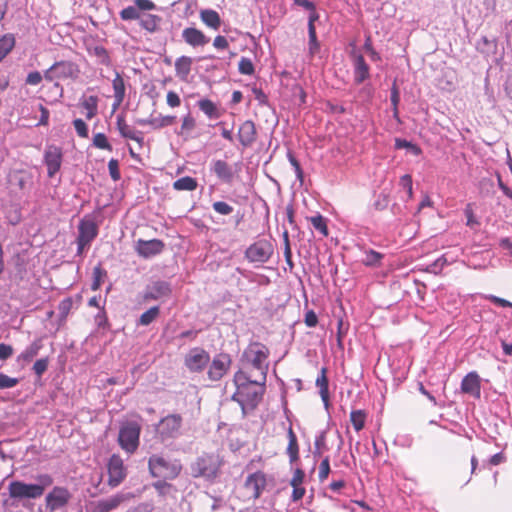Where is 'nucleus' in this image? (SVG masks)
Returning <instances> with one entry per match:
<instances>
[{"label": "nucleus", "instance_id": "1", "mask_svg": "<svg viewBox=\"0 0 512 512\" xmlns=\"http://www.w3.org/2000/svg\"><path fill=\"white\" fill-rule=\"evenodd\" d=\"M233 381L236 385V391L232 400L236 401L242 409L245 416L253 411L260 404L266 390V381L256 379L250 370H239L234 374Z\"/></svg>", "mask_w": 512, "mask_h": 512}, {"label": "nucleus", "instance_id": "2", "mask_svg": "<svg viewBox=\"0 0 512 512\" xmlns=\"http://www.w3.org/2000/svg\"><path fill=\"white\" fill-rule=\"evenodd\" d=\"M269 355L270 351L266 345L260 342L250 343L243 352V370H250L256 379L266 381Z\"/></svg>", "mask_w": 512, "mask_h": 512}, {"label": "nucleus", "instance_id": "3", "mask_svg": "<svg viewBox=\"0 0 512 512\" xmlns=\"http://www.w3.org/2000/svg\"><path fill=\"white\" fill-rule=\"evenodd\" d=\"M36 479L38 484H27L22 481L10 482L8 485L9 496L18 500L40 498L45 488L53 484V478L49 474H41Z\"/></svg>", "mask_w": 512, "mask_h": 512}, {"label": "nucleus", "instance_id": "4", "mask_svg": "<svg viewBox=\"0 0 512 512\" xmlns=\"http://www.w3.org/2000/svg\"><path fill=\"white\" fill-rule=\"evenodd\" d=\"M148 468L153 477L173 480L181 473L182 465L179 460L169 461L160 455H152Z\"/></svg>", "mask_w": 512, "mask_h": 512}, {"label": "nucleus", "instance_id": "5", "mask_svg": "<svg viewBox=\"0 0 512 512\" xmlns=\"http://www.w3.org/2000/svg\"><path fill=\"white\" fill-rule=\"evenodd\" d=\"M141 426L137 422H126L119 430L118 442L127 453H134L139 446Z\"/></svg>", "mask_w": 512, "mask_h": 512}, {"label": "nucleus", "instance_id": "6", "mask_svg": "<svg viewBox=\"0 0 512 512\" xmlns=\"http://www.w3.org/2000/svg\"><path fill=\"white\" fill-rule=\"evenodd\" d=\"M80 74L79 66L71 61H58L55 62L44 73V78L47 81L54 79H76Z\"/></svg>", "mask_w": 512, "mask_h": 512}, {"label": "nucleus", "instance_id": "7", "mask_svg": "<svg viewBox=\"0 0 512 512\" xmlns=\"http://www.w3.org/2000/svg\"><path fill=\"white\" fill-rule=\"evenodd\" d=\"M274 253V246L267 239H259L252 243L245 251V257L252 263L268 262Z\"/></svg>", "mask_w": 512, "mask_h": 512}, {"label": "nucleus", "instance_id": "8", "mask_svg": "<svg viewBox=\"0 0 512 512\" xmlns=\"http://www.w3.org/2000/svg\"><path fill=\"white\" fill-rule=\"evenodd\" d=\"M182 422L180 414H169L159 421L156 433L162 441L175 438L180 434Z\"/></svg>", "mask_w": 512, "mask_h": 512}, {"label": "nucleus", "instance_id": "9", "mask_svg": "<svg viewBox=\"0 0 512 512\" xmlns=\"http://www.w3.org/2000/svg\"><path fill=\"white\" fill-rule=\"evenodd\" d=\"M210 362L209 353L200 347L192 348L184 358V364L190 372H202Z\"/></svg>", "mask_w": 512, "mask_h": 512}, {"label": "nucleus", "instance_id": "10", "mask_svg": "<svg viewBox=\"0 0 512 512\" xmlns=\"http://www.w3.org/2000/svg\"><path fill=\"white\" fill-rule=\"evenodd\" d=\"M108 485L112 488L119 486L126 478V467L122 458L118 454H113L107 464Z\"/></svg>", "mask_w": 512, "mask_h": 512}, {"label": "nucleus", "instance_id": "11", "mask_svg": "<svg viewBox=\"0 0 512 512\" xmlns=\"http://www.w3.org/2000/svg\"><path fill=\"white\" fill-rule=\"evenodd\" d=\"M132 497L131 493H117L109 498L94 501L90 504V512H111Z\"/></svg>", "mask_w": 512, "mask_h": 512}, {"label": "nucleus", "instance_id": "12", "mask_svg": "<svg viewBox=\"0 0 512 512\" xmlns=\"http://www.w3.org/2000/svg\"><path fill=\"white\" fill-rule=\"evenodd\" d=\"M71 499V493L66 487L55 486L45 497L47 509L51 512L66 506Z\"/></svg>", "mask_w": 512, "mask_h": 512}, {"label": "nucleus", "instance_id": "13", "mask_svg": "<svg viewBox=\"0 0 512 512\" xmlns=\"http://www.w3.org/2000/svg\"><path fill=\"white\" fill-rule=\"evenodd\" d=\"M62 149L55 145H48L44 152V162L47 166L48 177L52 178L61 168Z\"/></svg>", "mask_w": 512, "mask_h": 512}, {"label": "nucleus", "instance_id": "14", "mask_svg": "<svg viewBox=\"0 0 512 512\" xmlns=\"http://www.w3.org/2000/svg\"><path fill=\"white\" fill-rule=\"evenodd\" d=\"M231 366V358L228 354H219L213 358L209 369L208 377L212 381H219L228 372Z\"/></svg>", "mask_w": 512, "mask_h": 512}, {"label": "nucleus", "instance_id": "15", "mask_svg": "<svg viewBox=\"0 0 512 512\" xmlns=\"http://www.w3.org/2000/svg\"><path fill=\"white\" fill-rule=\"evenodd\" d=\"M164 243L159 239L143 240L139 239L135 245V251L143 258H150L160 254L164 249Z\"/></svg>", "mask_w": 512, "mask_h": 512}, {"label": "nucleus", "instance_id": "16", "mask_svg": "<svg viewBox=\"0 0 512 512\" xmlns=\"http://www.w3.org/2000/svg\"><path fill=\"white\" fill-rule=\"evenodd\" d=\"M98 235V226L91 216H84L78 226V237L83 243H91Z\"/></svg>", "mask_w": 512, "mask_h": 512}, {"label": "nucleus", "instance_id": "17", "mask_svg": "<svg viewBox=\"0 0 512 512\" xmlns=\"http://www.w3.org/2000/svg\"><path fill=\"white\" fill-rule=\"evenodd\" d=\"M171 294L170 285L165 281H156L149 285L142 295L143 302L159 300L169 297Z\"/></svg>", "mask_w": 512, "mask_h": 512}, {"label": "nucleus", "instance_id": "18", "mask_svg": "<svg viewBox=\"0 0 512 512\" xmlns=\"http://www.w3.org/2000/svg\"><path fill=\"white\" fill-rule=\"evenodd\" d=\"M266 476L262 471L250 474L245 480V487L253 499H258L266 487Z\"/></svg>", "mask_w": 512, "mask_h": 512}, {"label": "nucleus", "instance_id": "19", "mask_svg": "<svg viewBox=\"0 0 512 512\" xmlns=\"http://www.w3.org/2000/svg\"><path fill=\"white\" fill-rule=\"evenodd\" d=\"M116 126L120 133V135L129 140H133L139 144L140 147L143 146L144 137L141 131L136 130L134 127L130 126L123 115H118L116 119Z\"/></svg>", "mask_w": 512, "mask_h": 512}, {"label": "nucleus", "instance_id": "20", "mask_svg": "<svg viewBox=\"0 0 512 512\" xmlns=\"http://www.w3.org/2000/svg\"><path fill=\"white\" fill-rule=\"evenodd\" d=\"M257 139V129L252 120L244 121L238 129V140L243 147H250Z\"/></svg>", "mask_w": 512, "mask_h": 512}, {"label": "nucleus", "instance_id": "21", "mask_svg": "<svg viewBox=\"0 0 512 512\" xmlns=\"http://www.w3.org/2000/svg\"><path fill=\"white\" fill-rule=\"evenodd\" d=\"M461 391L469 394L475 398H480L481 395V379L477 372L473 371L468 373L461 382Z\"/></svg>", "mask_w": 512, "mask_h": 512}, {"label": "nucleus", "instance_id": "22", "mask_svg": "<svg viewBox=\"0 0 512 512\" xmlns=\"http://www.w3.org/2000/svg\"><path fill=\"white\" fill-rule=\"evenodd\" d=\"M182 38L186 44L192 47L205 46L209 38L203 31L194 27H187L182 31Z\"/></svg>", "mask_w": 512, "mask_h": 512}, {"label": "nucleus", "instance_id": "23", "mask_svg": "<svg viewBox=\"0 0 512 512\" xmlns=\"http://www.w3.org/2000/svg\"><path fill=\"white\" fill-rule=\"evenodd\" d=\"M28 181V175L22 170H13L9 172L7 177L8 188L13 193L24 191Z\"/></svg>", "mask_w": 512, "mask_h": 512}, {"label": "nucleus", "instance_id": "24", "mask_svg": "<svg viewBox=\"0 0 512 512\" xmlns=\"http://www.w3.org/2000/svg\"><path fill=\"white\" fill-rule=\"evenodd\" d=\"M176 121L177 117L175 115H159L154 118L139 119L137 123L142 126L148 125L154 130H160L174 125Z\"/></svg>", "mask_w": 512, "mask_h": 512}, {"label": "nucleus", "instance_id": "25", "mask_svg": "<svg viewBox=\"0 0 512 512\" xmlns=\"http://www.w3.org/2000/svg\"><path fill=\"white\" fill-rule=\"evenodd\" d=\"M370 76L369 66L361 54L354 55V81L361 84Z\"/></svg>", "mask_w": 512, "mask_h": 512}, {"label": "nucleus", "instance_id": "26", "mask_svg": "<svg viewBox=\"0 0 512 512\" xmlns=\"http://www.w3.org/2000/svg\"><path fill=\"white\" fill-rule=\"evenodd\" d=\"M318 19L317 14H311L308 21V36H309V42H308V51L310 57H313L315 54H317L320 50V43L317 40V34H316V28L314 25V22Z\"/></svg>", "mask_w": 512, "mask_h": 512}, {"label": "nucleus", "instance_id": "27", "mask_svg": "<svg viewBox=\"0 0 512 512\" xmlns=\"http://www.w3.org/2000/svg\"><path fill=\"white\" fill-rule=\"evenodd\" d=\"M43 344L41 339L34 340L29 346L25 348L18 356L17 362L22 364L30 363L42 349Z\"/></svg>", "mask_w": 512, "mask_h": 512}, {"label": "nucleus", "instance_id": "28", "mask_svg": "<svg viewBox=\"0 0 512 512\" xmlns=\"http://www.w3.org/2000/svg\"><path fill=\"white\" fill-rule=\"evenodd\" d=\"M192 64H193V59L191 57L184 56V55L178 57L175 60V64H174L176 76L179 79L186 81L191 72Z\"/></svg>", "mask_w": 512, "mask_h": 512}, {"label": "nucleus", "instance_id": "29", "mask_svg": "<svg viewBox=\"0 0 512 512\" xmlns=\"http://www.w3.org/2000/svg\"><path fill=\"white\" fill-rule=\"evenodd\" d=\"M212 171L220 180L227 183H230L234 176L231 166L224 160L214 161Z\"/></svg>", "mask_w": 512, "mask_h": 512}, {"label": "nucleus", "instance_id": "30", "mask_svg": "<svg viewBox=\"0 0 512 512\" xmlns=\"http://www.w3.org/2000/svg\"><path fill=\"white\" fill-rule=\"evenodd\" d=\"M112 87L114 91V108H117L122 104L125 98V82L119 72L115 73V78L112 81Z\"/></svg>", "mask_w": 512, "mask_h": 512}, {"label": "nucleus", "instance_id": "31", "mask_svg": "<svg viewBox=\"0 0 512 512\" xmlns=\"http://www.w3.org/2000/svg\"><path fill=\"white\" fill-rule=\"evenodd\" d=\"M201 21L209 28L218 30L221 26V18L217 11L213 9H203L200 11Z\"/></svg>", "mask_w": 512, "mask_h": 512}, {"label": "nucleus", "instance_id": "32", "mask_svg": "<svg viewBox=\"0 0 512 512\" xmlns=\"http://www.w3.org/2000/svg\"><path fill=\"white\" fill-rule=\"evenodd\" d=\"M316 386L319 388V393L321 396L322 401L324 402L325 406L327 407L329 404V382L327 377V368L322 367L320 374L318 375L316 379Z\"/></svg>", "mask_w": 512, "mask_h": 512}, {"label": "nucleus", "instance_id": "33", "mask_svg": "<svg viewBox=\"0 0 512 512\" xmlns=\"http://www.w3.org/2000/svg\"><path fill=\"white\" fill-rule=\"evenodd\" d=\"M287 436H288V446H287L286 452L289 456L290 463H295L296 461L299 460V445H298L297 436L294 433L292 427H289Z\"/></svg>", "mask_w": 512, "mask_h": 512}, {"label": "nucleus", "instance_id": "34", "mask_svg": "<svg viewBox=\"0 0 512 512\" xmlns=\"http://www.w3.org/2000/svg\"><path fill=\"white\" fill-rule=\"evenodd\" d=\"M16 44L14 34L6 33L0 37V62L13 50Z\"/></svg>", "mask_w": 512, "mask_h": 512}, {"label": "nucleus", "instance_id": "35", "mask_svg": "<svg viewBox=\"0 0 512 512\" xmlns=\"http://www.w3.org/2000/svg\"><path fill=\"white\" fill-rule=\"evenodd\" d=\"M199 109L210 119H217L220 117L219 109L216 104L210 99H201L197 102Z\"/></svg>", "mask_w": 512, "mask_h": 512}, {"label": "nucleus", "instance_id": "36", "mask_svg": "<svg viewBox=\"0 0 512 512\" xmlns=\"http://www.w3.org/2000/svg\"><path fill=\"white\" fill-rule=\"evenodd\" d=\"M196 128V119L191 112L185 114L181 119V127L176 132L179 136L189 137L191 132Z\"/></svg>", "mask_w": 512, "mask_h": 512}, {"label": "nucleus", "instance_id": "37", "mask_svg": "<svg viewBox=\"0 0 512 512\" xmlns=\"http://www.w3.org/2000/svg\"><path fill=\"white\" fill-rule=\"evenodd\" d=\"M98 97L96 95H91L89 97L83 98L81 101V106L86 110V118L88 120L95 117L98 113Z\"/></svg>", "mask_w": 512, "mask_h": 512}, {"label": "nucleus", "instance_id": "38", "mask_svg": "<svg viewBox=\"0 0 512 512\" xmlns=\"http://www.w3.org/2000/svg\"><path fill=\"white\" fill-rule=\"evenodd\" d=\"M173 188L177 191H193L197 188V181L193 177L185 176L177 179L173 183Z\"/></svg>", "mask_w": 512, "mask_h": 512}, {"label": "nucleus", "instance_id": "39", "mask_svg": "<svg viewBox=\"0 0 512 512\" xmlns=\"http://www.w3.org/2000/svg\"><path fill=\"white\" fill-rule=\"evenodd\" d=\"M160 314V309L158 306H153L149 308L147 311L141 314L138 324L142 326H148L153 321H155Z\"/></svg>", "mask_w": 512, "mask_h": 512}, {"label": "nucleus", "instance_id": "40", "mask_svg": "<svg viewBox=\"0 0 512 512\" xmlns=\"http://www.w3.org/2000/svg\"><path fill=\"white\" fill-rule=\"evenodd\" d=\"M366 417L367 414L363 410H354L350 413V421L357 432L364 428Z\"/></svg>", "mask_w": 512, "mask_h": 512}, {"label": "nucleus", "instance_id": "41", "mask_svg": "<svg viewBox=\"0 0 512 512\" xmlns=\"http://www.w3.org/2000/svg\"><path fill=\"white\" fill-rule=\"evenodd\" d=\"M310 222L315 230L319 231L322 236L327 237L329 234L326 219L322 215H316L310 218Z\"/></svg>", "mask_w": 512, "mask_h": 512}, {"label": "nucleus", "instance_id": "42", "mask_svg": "<svg viewBox=\"0 0 512 512\" xmlns=\"http://www.w3.org/2000/svg\"><path fill=\"white\" fill-rule=\"evenodd\" d=\"M383 258V255L374 250H368L365 252V256L362 260L366 266H378Z\"/></svg>", "mask_w": 512, "mask_h": 512}, {"label": "nucleus", "instance_id": "43", "mask_svg": "<svg viewBox=\"0 0 512 512\" xmlns=\"http://www.w3.org/2000/svg\"><path fill=\"white\" fill-rule=\"evenodd\" d=\"M120 17L124 21L139 20L141 12L136 6H128L120 11Z\"/></svg>", "mask_w": 512, "mask_h": 512}, {"label": "nucleus", "instance_id": "44", "mask_svg": "<svg viewBox=\"0 0 512 512\" xmlns=\"http://www.w3.org/2000/svg\"><path fill=\"white\" fill-rule=\"evenodd\" d=\"M159 18L156 15H146L140 18V25L142 28L149 32H154L157 29Z\"/></svg>", "mask_w": 512, "mask_h": 512}, {"label": "nucleus", "instance_id": "45", "mask_svg": "<svg viewBox=\"0 0 512 512\" xmlns=\"http://www.w3.org/2000/svg\"><path fill=\"white\" fill-rule=\"evenodd\" d=\"M73 307V300L71 297L63 299L58 306L60 320L65 322L71 309Z\"/></svg>", "mask_w": 512, "mask_h": 512}, {"label": "nucleus", "instance_id": "46", "mask_svg": "<svg viewBox=\"0 0 512 512\" xmlns=\"http://www.w3.org/2000/svg\"><path fill=\"white\" fill-rule=\"evenodd\" d=\"M106 276V271L100 266H96L93 269V282L91 285V289L96 291L100 288L103 278Z\"/></svg>", "mask_w": 512, "mask_h": 512}, {"label": "nucleus", "instance_id": "47", "mask_svg": "<svg viewBox=\"0 0 512 512\" xmlns=\"http://www.w3.org/2000/svg\"><path fill=\"white\" fill-rule=\"evenodd\" d=\"M315 450L314 455L320 456L323 452L328 450L327 444H326V432H321L315 439L314 442Z\"/></svg>", "mask_w": 512, "mask_h": 512}, {"label": "nucleus", "instance_id": "48", "mask_svg": "<svg viewBox=\"0 0 512 512\" xmlns=\"http://www.w3.org/2000/svg\"><path fill=\"white\" fill-rule=\"evenodd\" d=\"M93 144L95 147L103 150L112 151V146L104 133H97L93 137Z\"/></svg>", "mask_w": 512, "mask_h": 512}, {"label": "nucleus", "instance_id": "49", "mask_svg": "<svg viewBox=\"0 0 512 512\" xmlns=\"http://www.w3.org/2000/svg\"><path fill=\"white\" fill-rule=\"evenodd\" d=\"M238 70L243 75H252L255 71L252 61L246 57H242L240 59Z\"/></svg>", "mask_w": 512, "mask_h": 512}, {"label": "nucleus", "instance_id": "50", "mask_svg": "<svg viewBox=\"0 0 512 512\" xmlns=\"http://www.w3.org/2000/svg\"><path fill=\"white\" fill-rule=\"evenodd\" d=\"M211 458L208 457V458H200L198 460V465L200 467V474L203 475V476H215L216 473H217V468L215 466L209 468L206 463L208 461H210Z\"/></svg>", "mask_w": 512, "mask_h": 512}, {"label": "nucleus", "instance_id": "51", "mask_svg": "<svg viewBox=\"0 0 512 512\" xmlns=\"http://www.w3.org/2000/svg\"><path fill=\"white\" fill-rule=\"evenodd\" d=\"M153 486L156 489V491L158 492V494L161 496H166V495L170 494L173 490H175L173 485L166 482L164 479L155 482L153 484Z\"/></svg>", "mask_w": 512, "mask_h": 512}, {"label": "nucleus", "instance_id": "52", "mask_svg": "<svg viewBox=\"0 0 512 512\" xmlns=\"http://www.w3.org/2000/svg\"><path fill=\"white\" fill-rule=\"evenodd\" d=\"M330 473V460L329 456H326L320 463L318 478L320 482L325 481Z\"/></svg>", "mask_w": 512, "mask_h": 512}, {"label": "nucleus", "instance_id": "53", "mask_svg": "<svg viewBox=\"0 0 512 512\" xmlns=\"http://www.w3.org/2000/svg\"><path fill=\"white\" fill-rule=\"evenodd\" d=\"M305 479V473L301 468H296L293 472V476L290 480V485L292 488H297L303 486V482Z\"/></svg>", "mask_w": 512, "mask_h": 512}, {"label": "nucleus", "instance_id": "54", "mask_svg": "<svg viewBox=\"0 0 512 512\" xmlns=\"http://www.w3.org/2000/svg\"><path fill=\"white\" fill-rule=\"evenodd\" d=\"M212 206L214 211L220 215H229L233 212V207L224 201H216Z\"/></svg>", "mask_w": 512, "mask_h": 512}, {"label": "nucleus", "instance_id": "55", "mask_svg": "<svg viewBox=\"0 0 512 512\" xmlns=\"http://www.w3.org/2000/svg\"><path fill=\"white\" fill-rule=\"evenodd\" d=\"M19 383L17 378L0 373V389L13 388Z\"/></svg>", "mask_w": 512, "mask_h": 512}, {"label": "nucleus", "instance_id": "56", "mask_svg": "<svg viewBox=\"0 0 512 512\" xmlns=\"http://www.w3.org/2000/svg\"><path fill=\"white\" fill-rule=\"evenodd\" d=\"M94 55L99 58L101 64L110 65V56L107 50L102 46H96L94 48Z\"/></svg>", "mask_w": 512, "mask_h": 512}, {"label": "nucleus", "instance_id": "57", "mask_svg": "<svg viewBox=\"0 0 512 512\" xmlns=\"http://www.w3.org/2000/svg\"><path fill=\"white\" fill-rule=\"evenodd\" d=\"M166 103L170 108H177L181 105V98L178 93L170 90L166 95Z\"/></svg>", "mask_w": 512, "mask_h": 512}, {"label": "nucleus", "instance_id": "58", "mask_svg": "<svg viewBox=\"0 0 512 512\" xmlns=\"http://www.w3.org/2000/svg\"><path fill=\"white\" fill-rule=\"evenodd\" d=\"M48 364H49V361H48V358H41V359H38L34 365H33V371L34 373L38 376V377H41L44 372L47 370L48 368Z\"/></svg>", "mask_w": 512, "mask_h": 512}, {"label": "nucleus", "instance_id": "59", "mask_svg": "<svg viewBox=\"0 0 512 512\" xmlns=\"http://www.w3.org/2000/svg\"><path fill=\"white\" fill-rule=\"evenodd\" d=\"M74 128L76 130V133L81 138H87L88 137V127L86 123L78 118L73 121Z\"/></svg>", "mask_w": 512, "mask_h": 512}, {"label": "nucleus", "instance_id": "60", "mask_svg": "<svg viewBox=\"0 0 512 512\" xmlns=\"http://www.w3.org/2000/svg\"><path fill=\"white\" fill-rule=\"evenodd\" d=\"M108 170L111 178L114 181H118L121 177L119 170V163L116 159H110L108 162Z\"/></svg>", "mask_w": 512, "mask_h": 512}, {"label": "nucleus", "instance_id": "61", "mask_svg": "<svg viewBox=\"0 0 512 512\" xmlns=\"http://www.w3.org/2000/svg\"><path fill=\"white\" fill-rule=\"evenodd\" d=\"M400 185L406 189L408 197H413V183H412V177L409 174H405L400 178Z\"/></svg>", "mask_w": 512, "mask_h": 512}, {"label": "nucleus", "instance_id": "62", "mask_svg": "<svg viewBox=\"0 0 512 512\" xmlns=\"http://www.w3.org/2000/svg\"><path fill=\"white\" fill-rule=\"evenodd\" d=\"M465 212V215H466V218H467V226H474V225H478L479 222L476 220L475 216H474V211H473V208H472V204H467L466 205V208L464 210Z\"/></svg>", "mask_w": 512, "mask_h": 512}, {"label": "nucleus", "instance_id": "63", "mask_svg": "<svg viewBox=\"0 0 512 512\" xmlns=\"http://www.w3.org/2000/svg\"><path fill=\"white\" fill-rule=\"evenodd\" d=\"M136 8L141 11L153 10L155 4L151 0H134Z\"/></svg>", "mask_w": 512, "mask_h": 512}, {"label": "nucleus", "instance_id": "64", "mask_svg": "<svg viewBox=\"0 0 512 512\" xmlns=\"http://www.w3.org/2000/svg\"><path fill=\"white\" fill-rule=\"evenodd\" d=\"M304 323L308 327H315L318 323V317L313 310H309L305 314Z\"/></svg>", "mask_w": 512, "mask_h": 512}]
</instances>
